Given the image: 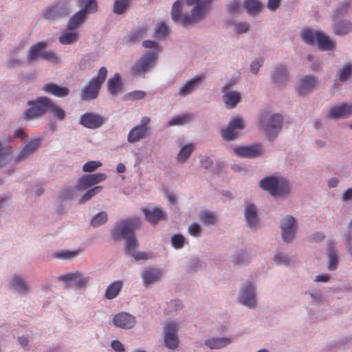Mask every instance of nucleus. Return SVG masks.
I'll list each match as a JSON object with an SVG mask.
<instances>
[{"instance_id": "f257e3e1", "label": "nucleus", "mask_w": 352, "mask_h": 352, "mask_svg": "<svg viewBox=\"0 0 352 352\" xmlns=\"http://www.w3.org/2000/svg\"><path fill=\"white\" fill-rule=\"evenodd\" d=\"M140 226V219L133 218L122 221L112 230V236L115 240L126 239L125 251L130 254L136 261L147 260L152 257L151 254L144 252H135L139 243L134 235V231Z\"/></svg>"}, {"instance_id": "f03ea898", "label": "nucleus", "mask_w": 352, "mask_h": 352, "mask_svg": "<svg viewBox=\"0 0 352 352\" xmlns=\"http://www.w3.org/2000/svg\"><path fill=\"white\" fill-rule=\"evenodd\" d=\"M211 0H186L188 6H195L190 16L182 14V1L177 0L173 5L171 10L172 19L182 26H188L200 22L210 7Z\"/></svg>"}, {"instance_id": "7ed1b4c3", "label": "nucleus", "mask_w": 352, "mask_h": 352, "mask_svg": "<svg viewBox=\"0 0 352 352\" xmlns=\"http://www.w3.org/2000/svg\"><path fill=\"white\" fill-rule=\"evenodd\" d=\"M283 122V118L281 115L278 113L270 115L268 111L261 113L258 118L259 127L270 140L278 135L282 128Z\"/></svg>"}, {"instance_id": "20e7f679", "label": "nucleus", "mask_w": 352, "mask_h": 352, "mask_svg": "<svg viewBox=\"0 0 352 352\" xmlns=\"http://www.w3.org/2000/svg\"><path fill=\"white\" fill-rule=\"evenodd\" d=\"M302 38L309 45H314L315 39L318 49L322 51H331L336 47V43L322 31L314 33L311 30L306 29L302 32Z\"/></svg>"}, {"instance_id": "39448f33", "label": "nucleus", "mask_w": 352, "mask_h": 352, "mask_svg": "<svg viewBox=\"0 0 352 352\" xmlns=\"http://www.w3.org/2000/svg\"><path fill=\"white\" fill-rule=\"evenodd\" d=\"M260 186L274 197L282 196L288 194L289 192L288 183L282 178L274 176L267 177L261 179Z\"/></svg>"}, {"instance_id": "423d86ee", "label": "nucleus", "mask_w": 352, "mask_h": 352, "mask_svg": "<svg viewBox=\"0 0 352 352\" xmlns=\"http://www.w3.org/2000/svg\"><path fill=\"white\" fill-rule=\"evenodd\" d=\"M98 6L95 0H90L85 5L83 10L76 13L69 21L67 29L69 30H75L86 19L87 14L95 12L97 11Z\"/></svg>"}, {"instance_id": "0eeeda50", "label": "nucleus", "mask_w": 352, "mask_h": 352, "mask_svg": "<svg viewBox=\"0 0 352 352\" xmlns=\"http://www.w3.org/2000/svg\"><path fill=\"white\" fill-rule=\"evenodd\" d=\"M157 55L155 52H148L142 56L132 67L131 72L134 76L144 74L155 66Z\"/></svg>"}, {"instance_id": "6e6552de", "label": "nucleus", "mask_w": 352, "mask_h": 352, "mask_svg": "<svg viewBox=\"0 0 352 352\" xmlns=\"http://www.w3.org/2000/svg\"><path fill=\"white\" fill-rule=\"evenodd\" d=\"M151 120L144 116L140 121V124L131 129L128 134L127 140L130 143H134L146 138L149 134V123Z\"/></svg>"}, {"instance_id": "1a4fd4ad", "label": "nucleus", "mask_w": 352, "mask_h": 352, "mask_svg": "<svg viewBox=\"0 0 352 352\" xmlns=\"http://www.w3.org/2000/svg\"><path fill=\"white\" fill-rule=\"evenodd\" d=\"M244 128L243 119L237 116L230 120L226 129L221 131V135L226 140H232L238 138L236 130H242Z\"/></svg>"}, {"instance_id": "9d476101", "label": "nucleus", "mask_w": 352, "mask_h": 352, "mask_svg": "<svg viewBox=\"0 0 352 352\" xmlns=\"http://www.w3.org/2000/svg\"><path fill=\"white\" fill-rule=\"evenodd\" d=\"M282 238L285 242H290L295 236L296 230L295 219L289 216L285 218L281 222Z\"/></svg>"}, {"instance_id": "9b49d317", "label": "nucleus", "mask_w": 352, "mask_h": 352, "mask_svg": "<svg viewBox=\"0 0 352 352\" xmlns=\"http://www.w3.org/2000/svg\"><path fill=\"white\" fill-rule=\"evenodd\" d=\"M177 330L175 322L168 323L164 328V342L169 349H174L178 346Z\"/></svg>"}, {"instance_id": "f8f14e48", "label": "nucleus", "mask_w": 352, "mask_h": 352, "mask_svg": "<svg viewBox=\"0 0 352 352\" xmlns=\"http://www.w3.org/2000/svg\"><path fill=\"white\" fill-rule=\"evenodd\" d=\"M28 104L31 107L23 113V118L30 120L41 116L44 112V97H39L36 101H29Z\"/></svg>"}, {"instance_id": "ddd939ff", "label": "nucleus", "mask_w": 352, "mask_h": 352, "mask_svg": "<svg viewBox=\"0 0 352 352\" xmlns=\"http://www.w3.org/2000/svg\"><path fill=\"white\" fill-rule=\"evenodd\" d=\"M58 279L65 283L73 282L76 287L80 288L85 287L89 280V277H85L78 272L62 275L59 276Z\"/></svg>"}, {"instance_id": "4468645a", "label": "nucleus", "mask_w": 352, "mask_h": 352, "mask_svg": "<svg viewBox=\"0 0 352 352\" xmlns=\"http://www.w3.org/2000/svg\"><path fill=\"white\" fill-rule=\"evenodd\" d=\"M106 178V175L101 173L87 175L79 178L78 185L80 188H86L103 182Z\"/></svg>"}, {"instance_id": "2eb2a0df", "label": "nucleus", "mask_w": 352, "mask_h": 352, "mask_svg": "<svg viewBox=\"0 0 352 352\" xmlns=\"http://www.w3.org/2000/svg\"><path fill=\"white\" fill-rule=\"evenodd\" d=\"M104 119L99 115L92 113H85L80 117V124L89 129H96L100 126Z\"/></svg>"}, {"instance_id": "dca6fc26", "label": "nucleus", "mask_w": 352, "mask_h": 352, "mask_svg": "<svg viewBox=\"0 0 352 352\" xmlns=\"http://www.w3.org/2000/svg\"><path fill=\"white\" fill-rule=\"evenodd\" d=\"M234 153L241 157H256L261 154V146L258 144H254L250 146L236 147L234 148Z\"/></svg>"}, {"instance_id": "f3484780", "label": "nucleus", "mask_w": 352, "mask_h": 352, "mask_svg": "<svg viewBox=\"0 0 352 352\" xmlns=\"http://www.w3.org/2000/svg\"><path fill=\"white\" fill-rule=\"evenodd\" d=\"M113 324L122 329H131L135 324V318L126 313L116 314L113 319Z\"/></svg>"}, {"instance_id": "a211bd4d", "label": "nucleus", "mask_w": 352, "mask_h": 352, "mask_svg": "<svg viewBox=\"0 0 352 352\" xmlns=\"http://www.w3.org/2000/svg\"><path fill=\"white\" fill-rule=\"evenodd\" d=\"M352 116V104H342L332 108L328 117L333 119H344Z\"/></svg>"}, {"instance_id": "6ab92c4d", "label": "nucleus", "mask_w": 352, "mask_h": 352, "mask_svg": "<svg viewBox=\"0 0 352 352\" xmlns=\"http://www.w3.org/2000/svg\"><path fill=\"white\" fill-rule=\"evenodd\" d=\"M42 140L40 138L34 139L27 144L20 151L17 157V162H21L26 159L28 156L35 152L41 145Z\"/></svg>"}, {"instance_id": "aec40b11", "label": "nucleus", "mask_w": 352, "mask_h": 352, "mask_svg": "<svg viewBox=\"0 0 352 352\" xmlns=\"http://www.w3.org/2000/svg\"><path fill=\"white\" fill-rule=\"evenodd\" d=\"M240 302L250 308L254 307L256 305V299L254 295V289L252 284L247 285V287L242 290L240 297Z\"/></svg>"}, {"instance_id": "412c9836", "label": "nucleus", "mask_w": 352, "mask_h": 352, "mask_svg": "<svg viewBox=\"0 0 352 352\" xmlns=\"http://www.w3.org/2000/svg\"><path fill=\"white\" fill-rule=\"evenodd\" d=\"M162 276L160 270L151 267L146 269L142 274V278L144 285L153 284L159 281Z\"/></svg>"}, {"instance_id": "4be33fe9", "label": "nucleus", "mask_w": 352, "mask_h": 352, "mask_svg": "<svg viewBox=\"0 0 352 352\" xmlns=\"http://www.w3.org/2000/svg\"><path fill=\"white\" fill-rule=\"evenodd\" d=\"M142 211L144 213L146 220L153 224H155L159 221L165 219V214L161 209L158 208H155L152 210H150L149 208H143Z\"/></svg>"}, {"instance_id": "5701e85b", "label": "nucleus", "mask_w": 352, "mask_h": 352, "mask_svg": "<svg viewBox=\"0 0 352 352\" xmlns=\"http://www.w3.org/2000/svg\"><path fill=\"white\" fill-rule=\"evenodd\" d=\"M45 112H49L53 117L58 120H63L65 118L64 111L54 104L49 98H45Z\"/></svg>"}, {"instance_id": "b1692460", "label": "nucleus", "mask_w": 352, "mask_h": 352, "mask_svg": "<svg viewBox=\"0 0 352 352\" xmlns=\"http://www.w3.org/2000/svg\"><path fill=\"white\" fill-rule=\"evenodd\" d=\"M245 217L249 227L251 228L256 227L258 222V218L256 208L254 205L249 204L246 206L245 210Z\"/></svg>"}, {"instance_id": "393cba45", "label": "nucleus", "mask_w": 352, "mask_h": 352, "mask_svg": "<svg viewBox=\"0 0 352 352\" xmlns=\"http://www.w3.org/2000/svg\"><path fill=\"white\" fill-rule=\"evenodd\" d=\"M107 72V68L102 67L99 69L97 76L89 81V84L86 88H100L106 80Z\"/></svg>"}, {"instance_id": "a878e982", "label": "nucleus", "mask_w": 352, "mask_h": 352, "mask_svg": "<svg viewBox=\"0 0 352 352\" xmlns=\"http://www.w3.org/2000/svg\"><path fill=\"white\" fill-rule=\"evenodd\" d=\"M288 79V72L283 65H279L272 74V80L275 83H282Z\"/></svg>"}, {"instance_id": "bb28decb", "label": "nucleus", "mask_w": 352, "mask_h": 352, "mask_svg": "<svg viewBox=\"0 0 352 352\" xmlns=\"http://www.w3.org/2000/svg\"><path fill=\"white\" fill-rule=\"evenodd\" d=\"M122 287V281L117 280L113 282L107 287L105 292V297L109 300L115 298L120 292Z\"/></svg>"}, {"instance_id": "cd10ccee", "label": "nucleus", "mask_w": 352, "mask_h": 352, "mask_svg": "<svg viewBox=\"0 0 352 352\" xmlns=\"http://www.w3.org/2000/svg\"><path fill=\"white\" fill-rule=\"evenodd\" d=\"M44 53V42H38L30 49L28 59L34 61Z\"/></svg>"}, {"instance_id": "c85d7f7f", "label": "nucleus", "mask_w": 352, "mask_h": 352, "mask_svg": "<svg viewBox=\"0 0 352 352\" xmlns=\"http://www.w3.org/2000/svg\"><path fill=\"white\" fill-rule=\"evenodd\" d=\"M195 116L192 113H186L173 118L168 123V126L175 125H183L189 123L194 118Z\"/></svg>"}, {"instance_id": "c756f323", "label": "nucleus", "mask_w": 352, "mask_h": 352, "mask_svg": "<svg viewBox=\"0 0 352 352\" xmlns=\"http://www.w3.org/2000/svg\"><path fill=\"white\" fill-rule=\"evenodd\" d=\"M352 30L351 23L344 21H340L334 24L333 32L336 35L345 36Z\"/></svg>"}, {"instance_id": "7c9ffc66", "label": "nucleus", "mask_w": 352, "mask_h": 352, "mask_svg": "<svg viewBox=\"0 0 352 352\" xmlns=\"http://www.w3.org/2000/svg\"><path fill=\"white\" fill-rule=\"evenodd\" d=\"M223 100L228 107H234L241 100V96L237 92L230 91L224 94Z\"/></svg>"}, {"instance_id": "2f4dec72", "label": "nucleus", "mask_w": 352, "mask_h": 352, "mask_svg": "<svg viewBox=\"0 0 352 352\" xmlns=\"http://www.w3.org/2000/svg\"><path fill=\"white\" fill-rule=\"evenodd\" d=\"M72 31V30L65 32L59 36L58 40L60 43L63 45H70L78 41V34L76 32Z\"/></svg>"}, {"instance_id": "473e14b6", "label": "nucleus", "mask_w": 352, "mask_h": 352, "mask_svg": "<svg viewBox=\"0 0 352 352\" xmlns=\"http://www.w3.org/2000/svg\"><path fill=\"white\" fill-rule=\"evenodd\" d=\"M231 342L229 338H212L206 341V344L210 349H221Z\"/></svg>"}, {"instance_id": "72a5a7b5", "label": "nucleus", "mask_w": 352, "mask_h": 352, "mask_svg": "<svg viewBox=\"0 0 352 352\" xmlns=\"http://www.w3.org/2000/svg\"><path fill=\"white\" fill-rule=\"evenodd\" d=\"M244 8L248 14L253 15L261 11V3L257 0H245Z\"/></svg>"}, {"instance_id": "f704fd0d", "label": "nucleus", "mask_w": 352, "mask_h": 352, "mask_svg": "<svg viewBox=\"0 0 352 352\" xmlns=\"http://www.w3.org/2000/svg\"><path fill=\"white\" fill-rule=\"evenodd\" d=\"M328 257H329V265L328 269L331 271L335 270L337 268L338 259L337 253L333 244L329 243L328 247Z\"/></svg>"}, {"instance_id": "c9c22d12", "label": "nucleus", "mask_w": 352, "mask_h": 352, "mask_svg": "<svg viewBox=\"0 0 352 352\" xmlns=\"http://www.w3.org/2000/svg\"><path fill=\"white\" fill-rule=\"evenodd\" d=\"M194 149L195 145L193 144H189L184 146L183 148H182L177 155V160L180 162H185L186 159L188 158V157L190 155Z\"/></svg>"}, {"instance_id": "e433bc0d", "label": "nucleus", "mask_w": 352, "mask_h": 352, "mask_svg": "<svg viewBox=\"0 0 352 352\" xmlns=\"http://www.w3.org/2000/svg\"><path fill=\"white\" fill-rule=\"evenodd\" d=\"M11 286L20 292H25L28 290V287L25 282L21 277L17 276L12 278Z\"/></svg>"}, {"instance_id": "4c0bfd02", "label": "nucleus", "mask_w": 352, "mask_h": 352, "mask_svg": "<svg viewBox=\"0 0 352 352\" xmlns=\"http://www.w3.org/2000/svg\"><path fill=\"white\" fill-rule=\"evenodd\" d=\"M65 14V10L63 6L56 5L50 9L45 16V18L56 19L58 17L62 16Z\"/></svg>"}, {"instance_id": "58836bf2", "label": "nucleus", "mask_w": 352, "mask_h": 352, "mask_svg": "<svg viewBox=\"0 0 352 352\" xmlns=\"http://www.w3.org/2000/svg\"><path fill=\"white\" fill-rule=\"evenodd\" d=\"M108 219L107 214L105 212H100L95 215L91 220L90 224L94 228L99 227L104 224Z\"/></svg>"}, {"instance_id": "ea45409f", "label": "nucleus", "mask_w": 352, "mask_h": 352, "mask_svg": "<svg viewBox=\"0 0 352 352\" xmlns=\"http://www.w3.org/2000/svg\"><path fill=\"white\" fill-rule=\"evenodd\" d=\"M147 32V28L141 27L133 30L129 35V41L131 43H136L142 38Z\"/></svg>"}, {"instance_id": "a19ab883", "label": "nucleus", "mask_w": 352, "mask_h": 352, "mask_svg": "<svg viewBox=\"0 0 352 352\" xmlns=\"http://www.w3.org/2000/svg\"><path fill=\"white\" fill-rule=\"evenodd\" d=\"M80 251H60L53 254V257L63 260H70L78 255Z\"/></svg>"}, {"instance_id": "79ce46f5", "label": "nucleus", "mask_w": 352, "mask_h": 352, "mask_svg": "<svg viewBox=\"0 0 352 352\" xmlns=\"http://www.w3.org/2000/svg\"><path fill=\"white\" fill-rule=\"evenodd\" d=\"M129 4V0H115L113 12L116 14H121L126 11Z\"/></svg>"}, {"instance_id": "37998d69", "label": "nucleus", "mask_w": 352, "mask_h": 352, "mask_svg": "<svg viewBox=\"0 0 352 352\" xmlns=\"http://www.w3.org/2000/svg\"><path fill=\"white\" fill-rule=\"evenodd\" d=\"M352 74V65L346 64L338 72V78L340 81L344 82Z\"/></svg>"}, {"instance_id": "c03bdc74", "label": "nucleus", "mask_w": 352, "mask_h": 352, "mask_svg": "<svg viewBox=\"0 0 352 352\" xmlns=\"http://www.w3.org/2000/svg\"><path fill=\"white\" fill-rule=\"evenodd\" d=\"M98 90L99 89H82L80 93V98L85 101L95 99L98 96Z\"/></svg>"}, {"instance_id": "a18cd8bd", "label": "nucleus", "mask_w": 352, "mask_h": 352, "mask_svg": "<svg viewBox=\"0 0 352 352\" xmlns=\"http://www.w3.org/2000/svg\"><path fill=\"white\" fill-rule=\"evenodd\" d=\"M102 186H96L93 188L87 190L85 195L82 196L80 201V204H84L89 199H90L92 197H94L97 193L100 192L102 190Z\"/></svg>"}, {"instance_id": "49530a36", "label": "nucleus", "mask_w": 352, "mask_h": 352, "mask_svg": "<svg viewBox=\"0 0 352 352\" xmlns=\"http://www.w3.org/2000/svg\"><path fill=\"white\" fill-rule=\"evenodd\" d=\"M204 76L202 75H197L188 80L182 88H194L198 86L204 80Z\"/></svg>"}, {"instance_id": "de8ad7c7", "label": "nucleus", "mask_w": 352, "mask_h": 352, "mask_svg": "<svg viewBox=\"0 0 352 352\" xmlns=\"http://www.w3.org/2000/svg\"><path fill=\"white\" fill-rule=\"evenodd\" d=\"M122 86V79L119 74H115L112 78L107 81V88H120Z\"/></svg>"}, {"instance_id": "09e8293b", "label": "nucleus", "mask_w": 352, "mask_h": 352, "mask_svg": "<svg viewBox=\"0 0 352 352\" xmlns=\"http://www.w3.org/2000/svg\"><path fill=\"white\" fill-rule=\"evenodd\" d=\"M102 166V163L99 161H89L82 166L84 172H92Z\"/></svg>"}, {"instance_id": "8fccbe9b", "label": "nucleus", "mask_w": 352, "mask_h": 352, "mask_svg": "<svg viewBox=\"0 0 352 352\" xmlns=\"http://www.w3.org/2000/svg\"><path fill=\"white\" fill-rule=\"evenodd\" d=\"M184 241L185 239L182 234H175L171 239L172 245L176 249L182 248L184 246Z\"/></svg>"}, {"instance_id": "3c124183", "label": "nucleus", "mask_w": 352, "mask_h": 352, "mask_svg": "<svg viewBox=\"0 0 352 352\" xmlns=\"http://www.w3.org/2000/svg\"><path fill=\"white\" fill-rule=\"evenodd\" d=\"M9 162L8 153L5 147L0 143V168Z\"/></svg>"}, {"instance_id": "603ef678", "label": "nucleus", "mask_w": 352, "mask_h": 352, "mask_svg": "<svg viewBox=\"0 0 352 352\" xmlns=\"http://www.w3.org/2000/svg\"><path fill=\"white\" fill-rule=\"evenodd\" d=\"M201 219L205 224L213 225L216 223L214 215L210 212H204L201 215Z\"/></svg>"}, {"instance_id": "864d4df0", "label": "nucleus", "mask_w": 352, "mask_h": 352, "mask_svg": "<svg viewBox=\"0 0 352 352\" xmlns=\"http://www.w3.org/2000/svg\"><path fill=\"white\" fill-rule=\"evenodd\" d=\"M168 33V28L164 23H160L156 28L155 35L157 37L164 36Z\"/></svg>"}, {"instance_id": "5fc2aeb1", "label": "nucleus", "mask_w": 352, "mask_h": 352, "mask_svg": "<svg viewBox=\"0 0 352 352\" xmlns=\"http://www.w3.org/2000/svg\"><path fill=\"white\" fill-rule=\"evenodd\" d=\"M316 83V78L314 76L308 75L302 79V85L304 88L314 87Z\"/></svg>"}, {"instance_id": "6e6d98bb", "label": "nucleus", "mask_w": 352, "mask_h": 352, "mask_svg": "<svg viewBox=\"0 0 352 352\" xmlns=\"http://www.w3.org/2000/svg\"><path fill=\"white\" fill-rule=\"evenodd\" d=\"M274 261L278 264H283L285 265H288L291 263V259L287 257L284 254H276L274 256Z\"/></svg>"}, {"instance_id": "4d7b16f0", "label": "nucleus", "mask_w": 352, "mask_h": 352, "mask_svg": "<svg viewBox=\"0 0 352 352\" xmlns=\"http://www.w3.org/2000/svg\"><path fill=\"white\" fill-rule=\"evenodd\" d=\"M188 232L193 236H199L201 234V229L199 224L195 223L189 226Z\"/></svg>"}, {"instance_id": "13d9d810", "label": "nucleus", "mask_w": 352, "mask_h": 352, "mask_svg": "<svg viewBox=\"0 0 352 352\" xmlns=\"http://www.w3.org/2000/svg\"><path fill=\"white\" fill-rule=\"evenodd\" d=\"M45 91L58 97H64L69 94V89H45Z\"/></svg>"}, {"instance_id": "bf43d9fd", "label": "nucleus", "mask_w": 352, "mask_h": 352, "mask_svg": "<svg viewBox=\"0 0 352 352\" xmlns=\"http://www.w3.org/2000/svg\"><path fill=\"white\" fill-rule=\"evenodd\" d=\"M249 24L247 23H240L235 25V31L237 34L245 33L249 30Z\"/></svg>"}, {"instance_id": "052dcab7", "label": "nucleus", "mask_w": 352, "mask_h": 352, "mask_svg": "<svg viewBox=\"0 0 352 352\" xmlns=\"http://www.w3.org/2000/svg\"><path fill=\"white\" fill-rule=\"evenodd\" d=\"M263 62V58H261L258 60L253 61L250 65L251 72L254 74H256L258 72L259 68L261 67Z\"/></svg>"}, {"instance_id": "680f3d73", "label": "nucleus", "mask_w": 352, "mask_h": 352, "mask_svg": "<svg viewBox=\"0 0 352 352\" xmlns=\"http://www.w3.org/2000/svg\"><path fill=\"white\" fill-rule=\"evenodd\" d=\"M45 60L53 63H58L60 62L59 58L52 52H45Z\"/></svg>"}, {"instance_id": "e2e57ef3", "label": "nucleus", "mask_w": 352, "mask_h": 352, "mask_svg": "<svg viewBox=\"0 0 352 352\" xmlns=\"http://www.w3.org/2000/svg\"><path fill=\"white\" fill-rule=\"evenodd\" d=\"M111 347L116 352H124V348L123 344L118 340L112 341Z\"/></svg>"}, {"instance_id": "0e129e2a", "label": "nucleus", "mask_w": 352, "mask_h": 352, "mask_svg": "<svg viewBox=\"0 0 352 352\" xmlns=\"http://www.w3.org/2000/svg\"><path fill=\"white\" fill-rule=\"evenodd\" d=\"M145 96V93L143 91L136 90L129 94V97L130 99L136 100L141 99L144 98Z\"/></svg>"}, {"instance_id": "69168bd1", "label": "nucleus", "mask_w": 352, "mask_h": 352, "mask_svg": "<svg viewBox=\"0 0 352 352\" xmlns=\"http://www.w3.org/2000/svg\"><path fill=\"white\" fill-rule=\"evenodd\" d=\"M281 0H268L267 8L272 11L276 10L280 6Z\"/></svg>"}, {"instance_id": "338daca9", "label": "nucleus", "mask_w": 352, "mask_h": 352, "mask_svg": "<svg viewBox=\"0 0 352 352\" xmlns=\"http://www.w3.org/2000/svg\"><path fill=\"white\" fill-rule=\"evenodd\" d=\"M239 3L236 1L231 2L228 6V10L230 13L236 12L239 10Z\"/></svg>"}, {"instance_id": "774afa93", "label": "nucleus", "mask_w": 352, "mask_h": 352, "mask_svg": "<svg viewBox=\"0 0 352 352\" xmlns=\"http://www.w3.org/2000/svg\"><path fill=\"white\" fill-rule=\"evenodd\" d=\"M142 45L145 48H155L157 50V45L155 41L146 40L142 43Z\"/></svg>"}]
</instances>
